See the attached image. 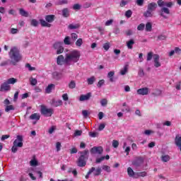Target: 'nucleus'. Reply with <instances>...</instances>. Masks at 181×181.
Segmentation results:
<instances>
[{
    "label": "nucleus",
    "instance_id": "0eeeda50",
    "mask_svg": "<svg viewBox=\"0 0 181 181\" xmlns=\"http://www.w3.org/2000/svg\"><path fill=\"white\" fill-rule=\"evenodd\" d=\"M103 147L101 146H94L92 148H90V153L92 155H95V153H98L99 155H101V153H103Z\"/></svg>",
    "mask_w": 181,
    "mask_h": 181
},
{
    "label": "nucleus",
    "instance_id": "49530a36",
    "mask_svg": "<svg viewBox=\"0 0 181 181\" xmlns=\"http://www.w3.org/2000/svg\"><path fill=\"white\" fill-rule=\"evenodd\" d=\"M158 6L162 8V6H165L166 3L163 0H158L157 1Z\"/></svg>",
    "mask_w": 181,
    "mask_h": 181
},
{
    "label": "nucleus",
    "instance_id": "6e6d98bb",
    "mask_svg": "<svg viewBox=\"0 0 181 181\" xmlns=\"http://www.w3.org/2000/svg\"><path fill=\"white\" fill-rule=\"evenodd\" d=\"M125 16L127 18H131V16H132V11L131 10H128L125 12Z\"/></svg>",
    "mask_w": 181,
    "mask_h": 181
},
{
    "label": "nucleus",
    "instance_id": "1a4fd4ad",
    "mask_svg": "<svg viewBox=\"0 0 181 181\" xmlns=\"http://www.w3.org/2000/svg\"><path fill=\"white\" fill-rule=\"evenodd\" d=\"M137 94H139V95H148V94H149V88H141L140 89H138Z\"/></svg>",
    "mask_w": 181,
    "mask_h": 181
},
{
    "label": "nucleus",
    "instance_id": "b1692460",
    "mask_svg": "<svg viewBox=\"0 0 181 181\" xmlns=\"http://www.w3.org/2000/svg\"><path fill=\"white\" fill-rule=\"evenodd\" d=\"M127 175L129 176V177H134L135 175V172H134V170H132L131 167L127 168Z\"/></svg>",
    "mask_w": 181,
    "mask_h": 181
},
{
    "label": "nucleus",
    "instance_id": "09e8293b",
    "mask_svg": "<svg viewBox=\"0 0 181 181\" xmlns=\"http://www.w3.org/2000/svg\"><path fill=\"white\" fill-rule=\"evenodd\" d=\"M30 166H37V160L36 159H33L30 161Z\"/></svg>",
    "mask_w": 181,
    "mask_h": 181
},
{
    "label": "nucleus",
    "instance_id": "f257e3e1",
    "mask_svg": "<svg viewBox=\"0 0 181 181\" xmlns=\"http://www.w3.org/2000/svg\"><path fill=\"white\" fill-rule=\"evenodd\" d=\"M81 54L80 51L77 49H74L65 55L64 63L70 66L71 63H77L80 60Z\"/></svg>",
    "mask_w": 181,
    "mask_h": 181
},
{
    "label": "nucleus",
    "instance_id": "dca6fc26",
    "mask_svg": "<svg viewBox=\"0 0 181 181\" xmlns=\"http://www.w3.org/2000/svg\"><path fill=\"white\" fill-rule=\"evenodd\" d=\"M114 76H115V71H111L107 74V78L110 79V83H114Z\"/></svg>",
    "mask_w": 181,
    "mask_h": 181
},
{
    "label": "nucleus",
    "instance_id": "7ed1b4c3",
    "mask_svg": "<svg viewBox=\"0 0 181 181\" xmlns=\"http://www.w3.org/2000/svg\"><path fill=\"white\" fill-rule=\"evenodd\" d=\"M81 156L76 160V165L78 168H84L87 165V160L90 156V152L88 150H84L83 151L79 152Z\"/></svg>",
    "mask_w": 181,
    "mask_h": 181
},
{
    "label": "nucleus",
    "instance_id": "680f3d73",
    "mask_svg": "<svg viewBox=\"0 0 181 181\" xmlns=\"http://www.w3.org/2000/svg\"><path fill=\"white\" fill-rule=\"evenodd\" d=\"M56 148H57V151L59 152L62 149V143L60 142H57L56 144Z\"/></svg>",
    "mask_w": 181,
    "mask_h": 181
},
{
    "label": "nucleus",
    "instance_id": "2eb2a0df",
    "mask_svg": "<svg viewBox=\"0 0 181 181\" xmlns=\"http://www.w3.org/2000/svg\"><path fill=\"white\" fill-rule=\"evenodd\" d=\"M55 87L56 86L53 83L49 84L45 89L47 94H50V93H52V90H54Z\"/></svg>",
    "mask_w": 181,
    "mask_h": 181
},
{
    "label": "nucleus",
    "instance_id": "69168bd1",
    "mask_svg": "<svg viewBox=\"0 0 181 181\" xmlns=\"http://www.w3.org/2000/svg\"><path fill=\"white\" fill-rule=\"evenodd\" d=\"M114 22V20L110 19L105 22V26H111L112 25V23Z\"/></svg>",
    "mask_w": 181,
    "mask_h": 181
},
{
    "label": "nucleus",
    "instance_id": "423d86ee",
    "mask_svg": "<svg viewBox=\"0 0 181 181\" xmlns=\"http://www.w3.org/2000/svg\"><path fill=\"white\" fill-rule=\"evenodd\" d=\"M144 162H145V158L142 156H137L135 159L132 162V165L134 166V168H141L142 165H144Z\"/></svg>",
    "mask_w": 181,
    "mask_h": 181
},
{
    "label": "nucleus",
    "instance_id": "473e14b6",
    "mask_svg": "<svg viewBox=\"0 0 181 181\" xmlns=\"http://www.w3.org/2000/svg\"><path fill=\"white\" fill-rule=\"evenodd\" d=\"M30 25L31 26H34V28H36L39 25V21H37V20L36 19H32L30 21Z\"/></svg>",
    "mask_w": 181,
    "mask_h": 181
},
{
    "label": "nucleus",
    "instance_id": "bf43d9fd",
    "mask_svg": "<svg viewBox=\"0 0 181 181\" xmlns=\"http://www.w3.org/2000/svg\"><path fill=\"white\" fill-rule=\"evenodd\" d=\"M119 145V142H118V141H117V140H113L112 141L113 148H118Z\"/></svg>",
    "mask_w": 181,
    "mask_h": 181
},
{
    "label": "nucleus",
    "instance_id": "c756f323",
    "mask_svg": "<svg viewBox=\"0 0 181 181\" xmlns=\"http://www.w3.org/2000/svg\"><path fill=\"white\" fill-rule=\"evenodd\" d=\"M13 110H15V107H13V105H8L6 106V108H5L6 112H9V111H13Z\"/></svg>",
    "mask_w": 181,
    "mask_h": 181
},
{
    "label": "nucleus",
    "instance_id": "5fc2aeb1",
    "mask_svg": "<svg viewBox=\"0 0 181 181\" xmlns=\"http://www.w3.org/2000/svg\"><path fill=\"white\" fill-rule=\"evenodd\" d=\"M73 9L75 11H80V9H81V6L78 4H76L73 6Z\"/></svg>",
    "mask_w": 181,
    "mask_h": 181
},
{
    "label": "nucleus",
    "instance_id": "864d4df0",
    "mask_svg": "<svg viewBox=\"0 0 181 181\" xmlns=\"http://www.w3.org/2000/svg\"><path fill=\"white\" fill-rule=\"evenodd\" d=\"M63 52H64V48L63 47V46L57 49V54H62Z\"/></svg>",
    "mask_w": 181,
    "mask_h": 181
},
{
    "label": "nucleus",
    "instance_id": "c9c22d12",
    "mask_svg": "<svg viewBox=\"0 0 181 181\" xmlns=\"http://www.w3.org/2000/svg\"><path fill=\"white\" fill-rule=\"evenodd\" d=\"M146 32H151L152 30V23H147L146 24Z\"/></svg>",
    "mask_w": 181,
    "mask_h": 181
},
{
    "label": "nucleus",
    "instance_id": "f704fd0d",
    "mask_svg": "<svg viewBox=\"0 0 181 181\" xmlns=\"http://www.w3.org/2000/svg\"><path fill=\"white\" fill-rule=\"evenodd\" d=\"M108 104V100L105 98H103L102 100H100V105H102V107H107Z\"/></svg>",
    "mask_w": 181,
    "mask_h": 181
},
{
    "label": "nucleus",
    "instance_id": "e2e57ef3",
    "mask_svg": "<svg viewBox=\"0 0 181 181\" xmlns=\"http://www.w3.org/2000/svg\"><path fill=\"white\" fill-rule=\"evenodd\" d=\"M103 49H105L106 50V52H107V50L110 49V42H106L103 45Z\"/></svg>",
    "mask_w": 181,
    "mask_h": 181
},
{
    "label": "nucleus",
    "instance_id": "8fccbe9b",
    "mask_svg": "<svg viewBox=\"0 0 181 181\" xmlns=\"http://www.w3.org/2000/svg\"><path fill=\"white\" fill-rule=\"evenodd\" d=\"M144 0H136V4L138 6H144Z\"/></svg>",
    "mask_w": 181,
    "mask_h": 181
},
{
    "label": "nucleus",
    "instance_id": "c85d7f7f",
    "mask_svg": "<svg viewBox=\"0 0 181 181\" xmlns=\"http://www.w3.org/2000/svg\"><path fill=\"white\" fill-rule=\"evenodd\" d=\"M68 28L71 30H73L74 29H78V28H80V24H69Z\"/></svg>",
    "mask_w": 181,
    "mask_h": 181
},
{
    "label": "nucleus",
    "instance_id": "cd10ccee",
    "mask_svg": "<svg viewBox=\"0 0 181 181\" xmlns=\"http://www.w3.org/2000/svg\"><path fill=\"white\" fill-rule=\"evenodd\" d=\"M161 160L163 162H169L170 160V156L169 155H163L161 156Z\"/></svg>",
    "mask_w": 181,
    "mask_h": 181
},
{
    "label": "nucleus",
    "instance_id": "a211bd4d",
    "mask_svg": "<svg viewBox=\"0 0 181 181\" xmlns=\"http://www.w3.org/2000/svg\"><path fill=\"white\" fill-rule=\"evenodd\" d=\"M6 82L11 86V84L13 85L16 84V83H18V79L15 78H10L6 81Z\"/></svg>",
    "mask_w": 181,
    "mask_h": 181
},
{
    "label": "nucleus",
    "instance_id": "f8f14e48",
    "mask_svg": "<svg viewBox=\"0 0 181 181\" xmlns=\"http://www.w3.org/2000/svg\"><path fill=\"white\" fill-rule=\"evenodd\" d=\"M156 8H158V4L155 2L150 3L147 6V9H148V11H151V12L156 11Z\"/></svg>",
    "mask_w": 181,
    "mask_h": 181
},
{
    "label": "nucleus",
    "instance_id": "4d7b16f0",
    "mask_svg": "<svg viewBox=\"0 0 181 181\" xmlns=\"http://www.w3.org/2000/svg\"><path fill=\"white\" fill-rule=\"evenodd\" d=\"M81 134H83V131L76 130L74 132V136H81Z\"/></svg>",
    "mask_w": 181,
    "mask_h": 181
},
{
    "label": "nucleus",
    "instance_id": "4468645a",
    "mask_svg": "<svg viewBox=\"0 0 181 181\" xmlns=\"http://www.w3.org/2000/svg\"><path fill=\"white\" fill-rule=\"evenodd\" d=\"M18 148H22V144L21 143H18V144L15 143L11 148V152H13V153H16V152H18Z\"/></svg>",
    "mask_w": 181,
    "mask_h": 181
},
{
    "label": "nucleus",
    "instance_id": "6ab92c4d",
    "mask_svg": "<svg viewBox=\"0 0 181 181\" xmlns=\"http://www.w3.org/2000/svg\"><path fill=\"white\" fill-rule=\"evenodd\" d=\"M63 62H64V57L63 55H59L57 58V64L62 66Z\"/></svg>",
    "mask_w": 181,
    "mask_h": 181
},
{
    "label": "nucleus",
    "instance_id": "39448f33",
    "mask_svg": "<svg viewBox=\"0 0 181 181\" xmlns=\"http://www.w3.org/2000/svg\"><path fill=\"white\" fill-rule=\"evenodd\" d=\"M40 112L42 115H44V117H52L54 112V110H53L52 108H47L46 106L41 105Z\"/></svg>",
    "mask_w": 181,
    "mask_h": 181
},
{
    "label": "nucleus",
    "instance_id": "6e6552de",
    "mask_svg": "<svg viewBox=\"0 0 181 181\" xmlns=\"http://www.w3.org/2000/svg\"><path fill=\"white\" fill-rule=\"evenodd\" d=\"M0 91H11V85H9L6 81L5 82L1 84Z\"/></svg>",
    "mask_w": 181,
    "mask_h": 181
},
{
    "label": "nucleus",
    "instance_id": "7c9ffc66",
    "mask_svg": "<svg viewBox=\"0 0 181 181\" xmlns=\"http://www.w3.org/2000/svg\"><path fill=\"white\" fill-rule=\"evenodd\" d=\"M101 172H102L101 168L99 167L96 170L95 168L93 175L94 176H100V175H101Z\"/></svg>",
    "mask_w": 181,
    "mask_h": 181
},
{
    "label": "nucleus",
    "instance_id": "f03ea898",
    "mask_svg": "<svg viewBox=\"0 0 181 181\" xmlns=\"http://www.w3.org/2000/svg\"><path fill=\"white\" fill-rule=\"evenodd\" d=\"M8 56L11 59V63L13 66H16V63H19L22 60V55L18 47H13L8 52Z\"/></svg>",
    "mask_w": 181,
    "mask_h": 181
},
{
    "label": "nucleus",
    "instance_id": "a19ab883",
    "mask_svg": "<svg viewBox=\"0 0 181 181\" xmlns=\"http://www.w3.org/2000/svg\"><path fill=\"white\" fill-rule=\"evenodd\" d=\"M137 175L139 177H145L148 176V173L146 171L138 173Z\"/></svg>",
    "mask_w": 181,
    "mask_h": 181
},
{
    "label": "nucleus",
    "instance_id": "338daca9",
    "mask_svg": "<svg viewBox=\"0 0 181 181\" xmlns=\"http://www.w3.org/2000/svg\"><path fill=\"white\" fill-rule=\"evenodd\" d=\"M64 43L65 45H70V37H66L64 40Z\"/></svg>",
    "mask_w": 181,
    "mask_h": 181
},
{
    "label": "nucleus",
    "instance_id": "412c9836",
    "mask_svg": "<svg viewBox=\"0 0 181 181\" xmlns=\"http://www.w3.org/2000/svg\"><path fill=\"white\" fill-rule=\"evenodd\" d=\"M52 77L54 78V80H60V78H62V74L55 71L52 74Z\"/></svg>",
    "mask_w": 181,
    "mask_h": 181
},
{
    "label": "nucleus",
    "instance_id": "4c0bfd02",
    "mask_svg": "<svg viewBox=\"0 0 181 181\" xmlns=\"http://www.w3.org/2000/svg\"><path fill=\"white\" fill-rule=\"evenodd\" d=\"M94 170H95V168L92 167L88 172L87 175H86V179H88V177H90V175H91V173H93V172H94Z\"/></svg>",
    "mask_w": 181,
    "mask_h": 181
},
{
    "label": "nucleus",
    "instance_id": "ea45409f",
    "mask_svg": "<svg viewBox=\"0 0 181 181\" xmlns=\"http://www.w3.org/2000/svg\"><path fill=\"white\" fill-rule=\"evenodd\" d=\"M62 45L63 43L62 42H55L53 45V47L57 50V49H59L60 47H62Z\"/></svg>",
    "mask_w": 181,
    "mask_h": 181
},
{
    "label": "nucleus",
    "instance_id": "9b49d317",
    "mask_svg": "<svg viewBox=\"0 0 181 181\" xmlns=\"http://www.w3.org/2000/svg\"><path fill=\"white\" fill-rule=\"evenodd\" d=\"M91 98V93H88L86 95H81L79 101H88Z\"/></svg>",
    "mask_w": 181,
    "mask_h": 181
},
{
    "label": "nucleus",
    "instance_id": "e433bc0d",
    "mask_svg": "<svg viewBox=\"0 0 181 181\" xmlns=\"http://www.w3.org/2000/svg\"><path fill=\"white\" fill-rule=\"evenodd\" d=\"M76 46H77L78 47H81V45H83V39L79 38L76 40V42H75Z\"/></svg>",
    "mask_w": 181,
    "mask_h": 181
},
{
    "label": "nucleus",
    "instance_id": "4be33fe9",
    "mask_svg": "<svg viewBox=\"0 0 181 181\" xmlns=\"http://www.w3.org/2000/svg\"><path fill=\"white\" fill-rule=\"evenodd\" d=\"M19 13L21 16H24L25 18H28L29 16V13L23 8L19 9Z\"/></svg>",
    "mask_w": 181,
    "mask_h": 181
},
{
    "label": "nucleus",
    "instance_id": "79ce46f5",
    "mask_svg": "<svg viewBox=\"0 0 181 181\" xmlns=\"http://www.w3.org/2000/svg\"><path fill=\"white\" fill-rule=\"evenodd\" d=\"M105 83V81L104 79H101L98 82L97 86L98 87V88H101V87L104 86Z\"/></svg>",
    "mask_w": 181,
    "mask_h": 181
},
{
    "label": "nucleus",
    "instance_id": "37998d69",
    "mask_svg": "<svg viewBox=\"0 0 181 181\" xmlns=\"http://www.w3.org/2000/svg\"><path fill=\"white\" fill-rule=\"evenodd\" d=\"M66 4H69V1L67 0H59L57 5H66Z\"/></svg>",
    "mask_w": 181,
    "mask_h": 181
},
{
    "label": "nucleus",
    "instance_id": "9d476101",
    "mask_svg": "<svg viewBox=\"0 0 181 181\" xmlns=\"http://www.w3.org/2000/svg\"><path fill=\"white\" fill-rule=\"evenodd\" d=\"M18 145V144H21V148L23 146V136L22 135H18L16 136V139L14 140L13 145Z\"/></svg>",
    "mask_w": 181,
    "mask_h": 181
},
{
    "label": "nucleus",
    "instance_id": "58836bf2",
    "mask_svg": "<svg viewBox=\"0 0 181 181\" xmlns=\"http://www.w3.org/2000/svg\"><path fill=\"white\" fill-rule=\"evenodd\" d=\"M102 169L103 170H105V172H107V173H110L111 172V168L108 165H103Z\"/></svg>",
    "mask_w": 181,
    "mask_h": 181
},
{
    "label": "nucleus",
    "instance_id": "a18cd8bd",
    "mask_svg": "<svg viewBox=\"0 0 181 181\" xmlns=\"http://www.w3.org/2000/svg\"><path fill=\"white\" fill-rule=\"evenodd\" d=\"M25 67L27 69H28L29 71H33L36 70V68L30 66V64H26Z\"/></svg>",
    "mask_w": 181,
    "mask_h": 181
},
{
    "label": "nucleus",
    "instance_id": "f3484780",
    "mask_svg": "<svg viewBox=\"0 0 181 181\" xmlns=\"http://www.w3.org/2000/svg\"><path fill=\"white\" fill-rule=\"evenodd\" d=\"M144 18H152L153 16V11L147 8V11L144 13Z\"/></svg>",
    "mask_w": 181,
    "mask_h": 181
},
{
    "label": "nucleus",
    "instance_id": "bb28decb",
    "mask_svg": "<svg viewBox=\"0 0 181 181\" xmlns=\"http://www.w3.org/2000/svg\"><path fill=\"white\" fill-rule=\"evenodd\" d=\"M94 81H95V76H91L90 78L87 79V83L89 86H92V84H94Z\"/></svg>",
    "mask_w": 181,
    "mask_h": 181
},
{
    "label": "nucleus",
    "instance_id": "0e129e2a",
    "mask_svg": "<svg viewBox=\"0 0 181 181\" xmlns=\"http://www.w3.org/2000/svg\"><path fill=\"white\" fill-rule=\"evenodd\" d=\"M104 159H105V156H102L99 158H97L95 160L96 163H101V162H103V160H104Z\"/></svg>",
    "mask_w": 181,
    "mask_h": 181
},
{
    "label": "nucleus",
    "instance_id": "ddd939ff",
    "mask_svg": "<svg viewBox=\"0 0 181 181\" xmlns=\"http://www.w3.org/2000/svg\"><path fill=\"white\" fill-rule=\"evenodd\" d=\"M153 60H154V66L156 68L160 67L161 64H160V62H159V54H154Z\"/></svg>",
    "mask_w": 181,
    "mask_h": 181
},
{
    "label": "nucleus",
    "instance_id": "a878e982",
    "mask_svg": "<svg viewBox=\"0 0 181 181\" xmlns=\"http://www.w3.org/2000/svg\"><path fill=\"white\" fill-rule=\"evenodd\" d=\"M134 45H135V41H134V40H130L127 42L128 49H132V46H134Z\"/></svg>",
    "mask_w": 181,
    "mask_h": 181
},
{
    "label": "nucleus",
    "instance_id": "603ef678",
    "mask_svg": "<svg viewBox=\"0 0 181 181\" xmlns=\"http://www.w3.org/2000/svg\"><path fill=\"white\" fill-rule=\"evenodd\" d=\"M161 12H163L164 13H166L167 15H169L170 13V11L169 8L163 7L161 8Z\"/></svg>",
    "mask_w": 181,
    "mask_h": 181
},
{
    "label": "nucleus",
    "instance_id": "13d9d810",
    "mask_svg": "<svg viewBox=\"0 0 181 181\" xmlns=\"http://www.w3.org/2000/svg\"><path fill=\"white\" fill-rule=\"evenodd\" d=\"M145 29V24L141 23L137 26V30H144Z\"/></svg>",
    "mask_w": 181,
    "mask_h": 181
},
{
    "label": "nucleus",
    "instance_id": "052dcab7",
    "mask_svg": "<svg viewBox=\"0 0 181 181\" xmlns=\"http://www.w3.org/2000/svg\"><path fill=\"white\" fill-rule=\"evenodd\" d=\"M166 35H160L157 37L158 40H166Z\"/></svg>",
    "mask_w": 181,
    "mask_h": 181
},
{
    "label": "nucleus",
    "instance_id": "72a5a7b5",
    "mask_svg": "<svg viewBox=\"0 0 181 181\" xmlns=\"http://www.w3.org/2000/svg\"><path fill=\"white\" fill-rule=\"evenodd\" d=\"M30 83L31 86H36L37 84V79L33 77L30 78Z\"/></svg>",
    "mask_w": 181,
    "mask_h": 181
},
{
    "label": "nucleus",
    "instance_id": "c03bdc74",
    "mask_svg": "<svg viewBox=\"0 0 181 181\" xmlns=\"http://www.w3.org/2000/svg\"><path fill=\"white\" fill-rule=\"evenodd\" d=\"M152 57H153V52H148L147 54V62H151V60H152Z\"/></svg>",
    "mask_w": 181,
    "mask_h": 181
},
{
    "label": "nucleus",
    "instance_id": "393cba45",
    "mask_svg": "<svg viewBox=\"0 0 181 181\" xmlns=\"http://www.w3.org/2000/svg\"><path fill=\"white\" fill-rule=\"evenodd\" d=\"M52 105H53V107H60L61 105H63V101H62V100L53 101Z\"/></svg>",
    "mask_w": 181,
    "mask_h": 181
},
{
    "label": "nucleus",
    "instance_id": "5701e85b",
    "mask_svg": "<svg viewBox=\"0 0 181 181\" xmlns=\"http://www.w3.org/2000/svg\"><path fill=\"white\" fill-rule=\"evenodd\" d=\"M62 16L64 18H69L70 16V12H69V8H65L62 10Z\"/></svg>",
    "mask_w": 181,
    "mask_h": 181
},
{
    "label": "nucleus",
    "instance_id": "3c124183",
    "mask_svg": "<svg viewBox=\"0 0 181 181\" xmlns=\"http://www.w3.org/2000/svg\"><path fill=\"white\" fill-rule=\"evenodd\" d=\"M127 71H128V68L124 66V69L120 71V74L122 76H125V74H127Z\"/></svg>",
    "mask_w": 181,
    "mask_h": 181
},
{
    "label": "nucleus",
    "instance_id": "aec40b11",
    "mask_svg": "<svg viewBox=\"0 0 181 181\" xmlns=\"http://www.w3.org/2000/svg\"><path fill=\"white\" fill-rule=\"evenodd\" d=\"M30 119H35L36 121H39V119H40V115L38 113L32 114L30 116Z\"/></svg>",
    "mask_w": 181,
    "mask_h": 181
},
{
    "label": "nucleus",
    "instance_id": "2f4dec72",
    "mask_svg": "<svg viewBox=\"0 0 181 181\" xmlns=\"http://www.w3.org/2000/svg\"><path fill=\"white\" fill-rule=\"evenodd\" d=\"M152 95H153L154 97H158V95H160V94H162V90H160V89H156L154 92H153Z\"/></svg>",
    "mask_w": 181,
    "mask_h": 181
},
{
    "label": "nucleus",
    "instance_id": "de8ad7c7",
    "mask_svg": "<svg viewBox=\"0 0 181 181\" xmlns=\"http://www.w3.org/2000/svg\"><path fill=\"white\" fill-rule=\"evenodd\" d=\"M69 87L71 89L76 88V82L74 81H71L69 83Z\"/></svg>",
    "mask_w": 181,
    "mask_h": 181
},
{
    "label": "nucleus",
    "instance_id": "774afa93",
    "mask_svg": "<svg viewBox=\"0 0 181 181\" xmlns=\"http://www.w3.org/2000/svg\"><path fill=\"white\" fill-rule=\"evenodd\" d=\"M20 181H28V177L25 175H21L19 178Z\"/></svg>",
    "mask_w": 181,
    "mask_h": 181
},
{
    "label": "nucleus",
    "instance_id": "20e7f679",
    "mask_svg": "<svg viewBox=\"0 0 181 181\" xmlns=\"http://www.w3.org/2000/svg\"><path fill=\"white\" fill-rule=\"evenodd\" d=\"M56 18V16L52 14V15H47L45 16V21L44 19L40 20V23L42 28H51L52 27V23L54 22V19Z\"/></svg>",
    "mask_w": 181,
    "mask_h": 181
}]
</instances>
